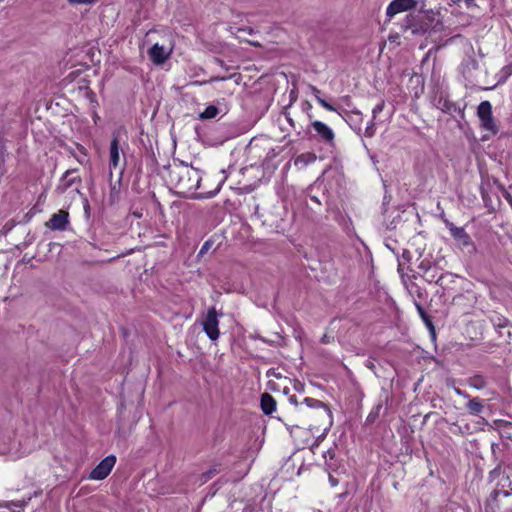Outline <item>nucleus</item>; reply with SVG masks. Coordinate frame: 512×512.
<instances>
[{"label": "nucleus", "mask_w": 512, "mask_h": 512, "mask_svg": "<svg viewBox=\"0 0 512 512\" xmlns=\"http://www.w3.org/2000/svg\"><path fill=\"white\" fill-rule=\"evenodd\" d=\"M170 182L183 197L195 194L201 182V172L187 165H175L169 173Z\"/></svg>", "instance_id": "1"}, {"label": "nucleus", "mask_w": 512, "mask_h": 512, "mask_svg": "<svg viewBox=\"0 0 512 512\" xmlns=\"http://www.w3.org/2000/svg\"><path fill=\"white\" fill-rule=\"evenodd\" d=\"M501 497H512L511 480L509 476H503L497 483V487L493 490L487 501L486 509L491 512H501L500 505L498 503L500 502Z\"/></svg>", "instance_id": "2"}, {"label": "nucleus", "mask_w": 512, "mask_h": 512, "mask_svg": "<svg viewBox=\"0 0 512 512\" xmlns=\"http://www.w3.org/2000/svg\"><path fill=\"white\" fill-rule=\"evenodd\" d=\"M477 116L480 120L481 128L483 130L489 131L493 135L498 133L499 129L493 117L492 105L489 101H482L478 105Z\"/></svg>", "instance_id": "3"}, {"label": "nucleus", "mask_w": 512, "mask_h": 512, "mask_svg": "<svg viewBox=\"0 0 512 512\" xmlns=\"http://www.w3.org/2000/svg\"><path fill=\"white\" fill-rule=\"evenodd\" d=\"M202 325L204 332L211 341H216L219 338V321L215 307H211L208 309Z\"/></svg>", "instance_id": "4"}, {"label": "nucleus", "mask_w": 512, "mask_h": 512, "mask_svg": "<svg viewBox=\"0 0 512 512\" xmlns=\"http://www.w3.org/2000/svg\"><path fill=\"white\" fill-rule=\"evenodd\" d=\"M116 463V457L109 455L105 457L89 474V478L92 480H103L111 472L112 468Z\"/></svg>", "instance_id": "5"}, {"label": "nucleus", "mask_w": 512, "mask_h": 512, "mask_svg": "<svg viewBox=\"0 0 512 512\" xmlns=\"http://www.w3.org/2000/svg\"><path fill=\"white\" fill-rule=\"evenodd\" d=\"M76 172V169L67 170L60 178L56 192L64 194L68 189L72 188L74 184L80 185L82 180L79 176L74 175Z\"/></svg>", "instance_id": "6"}, {"label": "nucleus", "mask_w": 512, "mask_h": 512, "mask_svg": "<svg viewBox=\"0 0 512 512\" xmlns=\"http://www.w3.org/2000/svg\"><path fill=\"white\" fill-rule=\"evenodd\" d=\"M416 6V0H392L386 9V15L388 18H392L394 15L412 10Z\"/></svg>", "instance_id": "7"}, {"label": "nucleus", "mask_w": 512, "mask_h": 512, "mask_svg": "<svg viewBox=\"0 0 512 512\" xmlns=\"http://www.w3.org/2000/svg\"><path fill=\"white\" fill-rule=\"evenodd\" d=\"M69 224V213L64 210H59L54 213L49 221L46 222V226L51 230L64 231Z\"/></svg>", "instance_id": "8"}, {"label": "nucleus", "mask_w": 512, "mask_h": 512, "mask_svg": "<svg viewBox=\"0 0 512 512\" xmlns=\"http://www.w3.org/2000/svg\"><path fill=\"white\" fill-rule=\"evenodd\" d=\"M311 126L321 141L331 146L334 144L335 134L329 126L319 120L313 121Z\"/></svg>", "instance_id": "9"}, {"label": "nucleus", "mask_w": 512, "mask_h": 512, "mask_svg": "<svg viewBox=\"0 0 512 512\" xmlns=\"http://www.w3.org/2000/svg\"><path fill=\"white\" fill-rule=\"evenodd\" d=\"M41 491H35L33 494H29L21 500L17 501H2L0 502V508H6L13 512H21L25 506L31 501L33 497H37L41 494Z\"/></svg>", "instance_id": "10"}, {"label": "nucleus", "mask_w": 512, "mask_h": 512, "mask_svg": "<svg viewBox=\"0 0 512 512\" xmlns=\"http://www.w3.org/2000/svg\"><path fill=\"white\" fill-rule=\"evenodd\" d=\"M0 455H7L11 459L18 457V451L15 449V443L9 434L0 435Z\"/></svg>", "instance_id": "11"}, {"label": "nucleus", "mask_w": 512, "mask_h": 512, "mask_svg": "<svg viewBox=\"0 0 512 512\" xmlns=\"http://www.w3.org/2000/svg\"><path fill=\"white\" fill-rule=\"evenodd\" d=\"M148 54L151 61L155 64L164 63L169 56V53L166 51V49L158 43L154 44L149 49Z\"/></svg>", "instance_id": "12"}, {"label": "nucleus", "mask_w": 512, "mask_h": 512, "mask_svg": "<svg viewBox=\"0 0 512 512\" xmlns=\"http://www.w3.org/2000/svg\"><path fill=\"white\" fill-rule=\"evenodd\" d=\"M119 163H120L119 140L117 137H113L111 144H110V161H109V169H110L111 176H112V169L118 168Z\"/></svg>", "instance_id": "13"}, {"label": "nucleus", "mask_w": 512, "mask_h": 512, "mask_svg": "<svg viewBox=\"0 0 512 512\" xmlns=\"http://www.w3.org/2000/svg\"><path fill=\"white\" fill-rule=\"evenodd\" d=\"M478 67V61L472 55H467L461 63V72L465 78L470 79Z\"/></svg>", "instance_id": "14"}, {"label": "nucleus", "mask_w": 512, "mask_h": 512, "mask_svg": "<svg viewBox=\"0 0 512 512\" xmlns=\"http://www.w3.org/2000/svg\"><path fill=\"white\" fill-rule=\"evenodd\" d=\"M260 406L264 414L270 415L276 410V400L265 392L261 395Z\"/></svg>", "instance_id": "15"}, {"label": "nucleus", "mask_w": 512, "mask_h": 512, "mask_svg": "<svg viewBox=\"0 0 512 512\" xmlns=\"http://www.w3.org/2000/svg\"><path fill=\"white\" fill-rule=\"evenodd\" d=\"M437 107L441 109L444 113L454 115L455 113L462 114L463 115V109H461L459 106H457L455 103L448 99L440 98L438 100Z\"/></svg>", "instance_id": "16"}, {"label": "nucleus", "mask_w": 512, "mask_h": 512, "mask_svg": "<svg viewBox=\"0 0 512 512\" xmlns=\"http://www.w3.org/2000/svg\"><path fill=\"white\" fill-rule=\"evenodd\" d=\"M490 321L495 329H504L506 330L508 336H512L508 319L501 316L500 314L495 313L490 317Z\"/></svg>", "instance_id": "17"}, {"label": "nucleus", "mask_w": 512, "mask_h": 512, "mask_svg": "<svg viewBox=\"0 0 512 512\" xmlns=\"http://www.w3.org/2000/svg\"><path fill=\"white\" fill-rule=\"evenodd\" d=\"M316 160L314 153H302L298 155L294 161L295 166L305 167Z\"/></svg>", "instance_id": "18"}, {"label": "nucleus", "mask_w": 512, "mask_h": 512, "mask_svg": "<svg viewBox=\"0 0 512 512\" xmlns=\"http://www.w3.org/2000/svg\"><path fill=\"white\" fill-rule=\"evenodd\" d=\"M450 231L452 236L456 239H459L464 245H467L469 243L470 237L465 232L464 228L451 225Z\"/></svg>", "instance_id": "19"}, {"label": "nucleus", "mask_w": 512, "mask_h": 512, "mask_svg": "<svg viewBox=\"0 0 512 512\" xmlns=\"http://www.w3.org/2000/svg\"><path fill=\"white\" fill-rule=\"evenodd\" d=\"M466 406L472 415H479L484 409L482 401L477 397L470 399Z\"/></svg>", "instance_id": "20"}, {"label": "nucleus", "mask_w": 512, "mask_h": 512, "mask_svg": "<svg viewBox=\"0 0 512 512\" xmlns=\"http://www.w3.org/2000/svg\"><path fill=\"white\" fill-rule=\"evenodd\" d=\"M335 456H336V453H335V450L333 448L328 449L323 454V457L325 459L326 469L328 471H336V465L333 462L334 459H335Z\"/></svg>", "instance_id": "21"}, {"label": "nucleus", "mask_w": 512, "mask_h": 512, "mask_svg": "<svg viewBox=\"0 0 512 512\" xmlns=\"http://www.w3.org/2000/svg\"><path fill=\"white\" fill-rule=\"evenodd\" d=\"M468 384L477 390H481L487 386V381L482 375H474L468 379Z\"/></svg>", "instance_id": "22"}, {"label": "nucleus", "mask_w": 512, "mask_h": 512, "mask_svg": "<svg viewBox=\"0 0 512 512\" xmlns=\"http://www.w3.org/2000/svg\"><path fill=\"white\" fill-rule=\"evenodd\" d=\"M414 304H415V307H416V309H417L421 319L425 323V325L430 330H434V326H433L431 317L426 313V311L424 310L423 306L419 302H417L416 300L414 301Z\"/></svg>", "instance_id": "23"}, {"label": "nucleus", "mask_w": 512, "mask_h": 512, "mask_svg": "<svg viewBox=\"0 0 512 512\" xmlns=\"http://www.w3.org/2000/svg\"><path fill=\"white\" fill-rule=\"evenodd\" d=\"M411 253L409 250L404 249L401 255V258H398V273L401 275V278L404 280V263L410 262Z\"/></svg>", "instance_id": "24"}, {"label": "nucleus", "mask_w": 512, "mask_h": 512, "mask_svg": "<svg viewBox=\"0 0 512 512\" xmlns=\"http://www.w3.org/2000/svg\"><path fill=\"white\" fill-rule=\"evenodd\" d=\"M219 113V110L214 105H209L206 109L199 115L200 119H213Z\"/></svg>", "instance_id": "25"}, {"label": "nucleus", "mask_w": 512, "mask_h": 512, "mask_svg": "<svg viewBox=\"0 0 512 512\" xmlns=\"http://www.w3.org/2000/svg\"><path fill=\"white\" fill-rule=\"evenodd\" d=\"M304 403L308 407H310V408H325L328 412H330L328 407H327V405L324 402L320 401V400H317V399H314V398H310V397H306L304 399Z\"/></svg>", "instance_id": "26"}, {"label": "nucleus", "mask_w": 512, "mask_h": 512, "mask_svg": "<svg viewBox=\"0 0 512 512\" xmlns=\"http://www.w3.org/2000/svg\"><path fill=\"white\" fill-rule=\"evenodd\" d=\"M407 289L412 296H416L418 299H422L424 296L423 289L414 282L408 284Z\"/></svg>", "instance_id": "27"}, {"label": "nucleus", "mask_w": 512, "mask_h": 512, "mask_svg": "<svg viewBox=\"0 0 512 512\" xmlns=\"http://www.w3.org/2000/svg\"><path fill=\"white\" fill-rule=\"evenodd\" d=\"M435 265L428 259H423L419 265L418 268L423 272V275L430 274V272L433 271V267Z\"/></svg>", "instance_id": "28"}, {"label": "nucleus", "mask_w": 512, "mask_h": 512, "mask_svg": "<svg viewBox=\"0 0 512 512\" xmlns=\"http://www.w3.org/2000/svg\"><path fill=\"white\" fill-rule=\"evenodd\" d=\"M423 277L429 283H432V282L439 283V281L442 279L443 276H442V274L438 275L437 268H436V266H434L433 271L430 272V274L423 275Z\"/></svg>", "instance_id": "29"}, {"label": "nucleus", "mask_w": 512, "mask_h": 512, "mask_svg": "<svg viewBox=\"0 0 512 512\" xmlns=\"http://www.w3.org/2000/svg\"><path fill=\"white\" fill-rule=\"evenodd\" d=\"M498 503L500 505L501 512H509L512 510V497H509V498L501 497V500Z\"/></svg>", "instance_id": "30"}, {"label": "nucleus", "mask_w": 512, "mask_h": 512, "mask_svg": "<svg viewBox=\"0 0 512 512\" xmlns=\"http://www.w3.org/2000/svg\"><path fill=\"white\" fill-rule=\"evenodd\" d=\"M219 471H220V469L217 466H213L212 468H210L209 470L204 472L202 474L201 478L204 482H206L209 479H211L214 475H216Z\"/></svg>", "instance_id": "31"}, {"label": "nucleus", "mask_w": 512, "mask_h": 512, "mask_svg": "<svg viewBox=\"0 0 512 512\" xmlns=\"http://www.w3.org/2000/svg\"><path fill=\"white\" fill-rule=\"evenodd\" d=\"M375 120H371L370 123L367 125L364 131V136L368 138H372L376 133V126H375Z\"/></svg>", "instance_id": "32"}, {"label": "nucleus", "mask_w": 512, "mask_h": 512, "mask_svg": "<svg viewBox=\"0 0 512 512\" xmlns=\"http://www.w3.org/2000/svg\"><path fill=\"white\" fill-rule=\"evenodd\" d=\"M385 107V102L382 100L381 102H379L372 110V119L373 120H376L377 116L379 113H381L383 111Z\"/></svg>", "instance_id": "33"}, {"label": "nucleus", "mask_w": 512, "mask_h": 512, "mask_svg": "<svg viewBox=\"0 0 512 512\" xmlns=\"http://www.w3.org/2000/svg\"><path fill=\"white\" fill-rule=\"evenodd\" d=\"M317 102L323 107L325 108L326 110L328 111H336V108L331 105L330 103H328L325 99H323L322 97H318V100Z\"/></svg>", "instance_id": "34"}, {"label": "nucleus", "mask_w": 512, "mask_h": 512, "mask_svg": "<svg viewBox=\"0 0 512 512\" xmlns=\"http://www.w3.org/2000/svg\"><path fill=\"white\" fill-rule=\"evenodd\" d=\"M71 5H90L97 2V0H67Z\"/></svg>", "instance_id": "35"}, {"label": "nucleus", "mask_w": 512, "mask_h": 512, "mask_svg": "<svg viewBox=\"0 0 512 512\" xmlns=\"http://www.w3.org/2000/svg\"><path fill=\"white\" fill-rule=\"evenodd\" d=\"M495 330L499 334V338L502 341L507 342L509 339H511V336H508L506 330H504V329H495Z\"/></svg>", "instance_id": "36"}, {"label": "nucleus", "mask_w": 512, "mask_h": 512, "mask_svg": "<svg viewBox=\"0 0 512 512\" xmlns=\"http://www.w3.org/2000/svg\"><path fill=\"white\" fill-rule=\"evenodd\" d=\"M331 472L332 471H329V482L332 487H335L338 485L339 480L337 478H335Z\"/></svg>", "instance_id": "37"}, {"label": "nucleus", "mask_w": 512, "mask_h": 512, "mask_svg": "<svg viewBox=\"0 0 512 512\" xmlns=\"http://www.w3.org/2000/svg\"><path fill=\"white\" fill-rule=\"evenodd\" d=\"M310 90H311V93L315 96L316 100H318V97H321L320 90L317 87L310 85Z\"/></svg>", "instance_id": "38"}, {"label": "nucleus", "mask_w": 512, "mask_h": 512, "mask_svg": "<svg viewBox=\"0 0 512 512\" xmlns=\"http://www.w3.org/2000/svg\"><path fill=\"white\" fill-rule=\"evenodd\" d=\"M294 389L297 391V392H303L304 391V384L301 383L300 381H296L294 383Z\"/></svg>", "instance_id": "39"}, {"label": "nucleus", "mask_w": 512, "mask_h": 512, "mask_svg": "<svg viewBox=\"0 0 512 512\" xmlns=\"http://www.w3.org/2000/svg\"><path fill=\"white\" fill-rule=\"evenodd\" d=\"M454 391L459 396H462L464 398H469V395L465 391H462L460 388H455Z\"/></svg>", "instance_id": "40"}, {"label": "nucleus", "mask_w": 512, "mask_h": 512, "mask_svg": "<svg viewBox=\"0 0 512 512\" xmlns=\"http://www.w3.org/2000/svg\"><path fill=\"white\" fill-rule=\"evenodd\" d=\"M211 246V243L210 241H206L203 246L201 247V250H200V254H203L204 252H206Z\"/></svg>", "instance_id": "41"}, {"label": "nucleus", "mask_w": 512, "mask_h": 512, "mask_svg": "<svg viewBox=\"0 0 512 512\" xmlns=\"http://www.w3.org/2000/svg\"><path fill=\"white\" fill-rule=\"evenodd\" d=\"M504 198L506 199V201L510 204L511 208H512V195L508 192H505L504 193Z\"/></svg>", "instance_id": "42"}, {"label": "nucleus", "mask_w": 512, "mask_h": 512, "mask_svg": "<svg viewBox=\"0 0 512 512\" xmlns=\"http://www.w3.org/2000/svg\"><path fill=\"white\" fill-rule=\"evenodd\" d=\"M289 402H290L291 404L295 405V406H297V405H298V400H297V397H296L295 395H291V396L289 397Z\"/></svg>", "instance_id": "43"}, {"label": "nucleus", "mask_w": 512, "mask_h": 512, "mask_svg": "<svg viewBox=\"0 0 512 512\" xmlns=\"http://www.w3.org/2000/svg\"><path fill=\"white\" fill-rule=\"evenodd\" d=\"M310 199L311 201H313L314 203L318 204V205H321V201L319 200L318 197L316 196H310Z\"/></svg>", "instance_id": "44"}, {"label": "nucleus", "mask_w": 512, "mask_h": 512, "mask_svg": "<svg viewBox=\"0 0 512 512\" xmlns=\"http://www.w3.org/2000/svg\"><path fill=\"white\" fill-rule=\"evenodd\" d=\"M500 473V470L499 468H496L494 469L493 471L490 472V477H494L495 475H498Z\"/></svg>", "instance_id": "45"}, {"label": "nucleus", "mask_w": 512, "mask_h": 512, "mask_svg": "<svg viewBox=\"0 0 512 512\" xmlns=\"http://www.w3.org/2000/svg\"><path fill=\"white\" fill-rule=\"evenodd\" d=\"M286 119H287V121L289 122V124H290L291 126H294V121L292 120V118H291V117H289V116L287 115V116H286Z\"/></svg>", "instance_id": "46"}, {"label": "nucleus", "mask_w": 512, "mask_h": 512, "mask_svg": "<svg viewBox=\"0 0 512 512\" xmlns=\"http://www.w3.org/2000/svg\"><path fill=\"white\" fill-rule=\"evenodd\" d=\"M241 31H247L249 34H252L253 33V29L248 27L246 29H240Z\"/></svg>", "instance_id": "47"}, {"label": "nucleus", "mask_w": 512, "mask_h": 512, "mask_svg": "<svg viewBox=\"0 0 512 512\" xmlns=\"http://www.w3.org/2000/svg\"><path fill=\"white\" fill-rule=\"evenodd\" d=\"M114 193H117V190H116V186H115V185H113V186L111 187V195H112V194H114Z\"/></svg>", "instance_id": "48"}, {"label": "nucleus", "mask_w": 512, "mask_h": 512, "mask_svg": "<svg viewBox=\"0 0 512 512\" xmlns=\"http://www.w3.org/2000/svg\"><path fill=\"white\" fill-rule=\"evenodd\" d=\"M367 367L373 369L374 368V364L372 362L368 361Z\"/></svg>", "instance_id": "49"}, {"label": "nucleus", "mask_w": 512, "mask_h": 512, "mask_svg": "<svg viewBox=\"0 0 512 512\" xmlns=\"http://www.w3.org/2000/svg\"><path fill=\"white\" fill-rule=\"evenodd\" d=\"M417 32H418V30H417V29H412V33H413V34H416Z\"/></svg>", "instance_id": "50"}, {"label": "nucleus", "mask_w": 512, "mask_h": 512, "mask_svg": "<svg viewBox=\"0 0 512 512\" xmlns=\"http://www.w3.org/2000/svg\"><path fill=\"white\" fill-rule=\"evenodd\" d=\"M122 172H123V168H121V170L119 172L120 177L122 176Z\"/></svg>", "instance_id": "51"}, {"label": "nucleus", "mask_w": 512, "mask_h": 512, "mask_svg": "<svg viewBox=\"0 0 512 512\" xmlns=\"http://www.w3.org/2000/svg\"><path fill=\"white\" fill-rule=\"evenodd\" d=\"M284 393H285V394H288V388H285V389H284Z\"/></svg>", "instance_id": "52"}, {"label": "nucleus", "mask_w": 512, "mask_h": 512, "mask_svg": "<svg viewBox=\"0 0 512 512\" xmlns=\"http://www.w3.org/2000/svg\"><path fill=\"white\" fill-rule=\"evenodd\" d=\"M354 113H355L356 115H361V113H360L359 111L354 112Z\"/></svg>", "instance_id": "53"}]
</instances>
